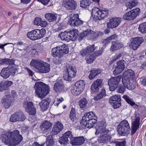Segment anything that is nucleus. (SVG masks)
I'll return each mask as SVG.
<instances>
[{"label":"nucleus","instance_id":"f257e3e1","mask_svg":"<svg viewBox=\"0 0 146 146\" xmlns=\"http://www.w3.org/2000/svg\"><path fill=\"white\" fill-rule=\"evenodd\" d=\"M0 139L5 145L15 146L20 143L23 137L19 131L15 129L11 132L7 131L3 133L0 135Z\"/></svg>","mask_w":146,"mask_h":146},{"label":"nucleus","instance_id":"f03ea898","mask_svg":"<svg viewBox=\"0 0 146 146\" xmlns=\"http://www.w3.org/2000/svg\"><path fill=\"white\" fill-rule=\"evenodd\" d=\"M134 77V73L131 70H128L124 73L122 82L125 87L129 90H133L135 88V86L133 80Z\"/></svg>","mask_w":146,"mask_h":146},{"label":"nucleus","instance_id":"7ed1b4c3","mask_svg":"<svg viewBox=\"0 0 146 146\" xmlns=\"http://www.w3.org/2000/svg\"><path fill=\"white\" fill-rule=\"evenodd\" d=\"M30 65L35 68L36 71L40 73H46L50 70V65L40 60L32 59Z\"/></svg>","mask_w":146,"mask_h":146},{"label":"nucleus","instance_id":"20e7f679","mask_svg":"<svg viewBox=\"0 0 146 146\" xmlns=\"http://www.w3.org/2000/svg\"><path fill=\"white\" fill-rule=\"evenodd\" d=\"M35 96L42 99L49 93L48 86L41 82L36 83L34 86Z\"/></svg>","mask_w":146,"mask_h":146},{"label":"nucleus","instance_id":"39448f33","mask_svg":"<svg viewBox=\"0 0 146 146\" xmlns=\"http://www.w3.org/2000/svg\"><path fill=\"white\" fill-rule=\"evenodd\" d=\"M51 52V54L53 56L60 58L64 55L68 53V47L66 45L63 44L53 48Z\"/></svg>","mask_w":146,"mask_h":146},{"label":"nucleus","instance_id":"423d86ee","mask_svg":"<svg viewBox=\"0 0 146 146\" xmlns=\"http://www.w3.org/2000/svg\"><path fill=\"white\" fill-rule=\"evenodd\" d=\"M117 129L119 134L122 136L128 135L130 131L129 124L126 120L121 121L118 125Z\"/></svg>","mask_w":146,"mask_h":146},{"label":"nucleus","instance_id":"0eeeda50","mask_svg":"<svg viewBox=\"0 0 146 146\" xmlns=\"http://www.w3.org/2000/svg\"><path fill=\"white\" fill-rule=\"evenodd\" d=\"M92 12V14L94 15L93 19L96 21L106 17L109 14V11L107 9H100L96 7H94Z\"/></svg>","mask_w":146,"mask_h":146},{"label":"nucleus","instance_id":"6e6552de","mask_svg":"<svg viewBox=\"0 0 146 146\" xmlns=\"http://www.w3.org/2000/svg\"><path fill=\"white\" fill-rule=\"evenodd\" d=\"M140 117L138 113H135L131 117V133L132 135L135 133L139 128L140 124Z\"/></svg>","mask_w":146,"mask_h":146},{"label":"nucleus","instance_id":"1a4fd4ad","mask_svg":"<svg viewBox=\"0 0 146 146\" xmlns=\"http://www.w3.org/2000/svg\"><path fill=\"white\" fill-rule=\"evenodd\" d=\"M85 84L83 80L77 82L71 88V92L74 95L77 96L81 94L84 90Z\"/></svg>","mask_w":146,"mask_h":146},{"label":"nucleus","instance_id":"9d476101","mask_svg":"<svg viewBox=\"0 0 146 146\" xmlns=\"http://www.w3.org/2000/svg\"><path fill=\"white\" fill-rule=\"evenodd\" d=\"M76 74V70L74 67L71 65L67 66L66 72L64 74V78L65 80L68 81H71L74 78Z\"/></svg>","mask_w":146,"mask_h":146},{"label":"nucleus","instance_id":"9b49d317","mask_svg":"<svg viewBox=\"0 0 146 146\" xmlns=\"http://www.w3.org/2000/svg\"><path fill=\"white\" fill-rule=\"evenodd\" d=\"M140 11L139 8H137L128 12L123 16V19L125 20H134L138 15Z\"/></svg>","mask_w":146,"mask_h":146},{"label":"nucleus","instance_id":"f8f14e48","mask_svg":"<svg viewBox=\"0 0 146 146\" xmlns=\"http://www.w3.org/2000/svg\"><path fill=\"white\" fill-rule=\"evenodd\" d=\"M26 118V117L23 112L20 111L15 112L11 115L10 121L13 122L23 121L25 120Z\"/></svg>","mask_w":146,"mask_h":146},{"label":"nucleus","instance_id":"ddd939ff","mask_svg":"<svg viewBox=\"0 0 146 146\" xmlns=\"http://www.w3.org/2000/svg\"><path fill=\"white\" fill-rule=\"evenodd\" d=\"M121 78V76H118L117 77L111 78L109 80L108 84L110 86V91H113L116 89Z\"/></svg>","mask_w":146,"mask_h":146},{"label":"nucleus","instance_id":"4468645a","mask_svg":"<svg viewBox=\"0 0 146 146\" xmlns=\"http://www.w3.org/2000/svg\"><path fill=\"white\" fill-rule=\"evenodd\" d=\"M15 73V68L13 67H8L2 69L1 72V76L5 79L9 78L11 75H14Z\"/></svg>","mask_w":146,"mask_h":146},{"label":"nucleus","instance_id":"2eb2a0df","mask_svg":"<svg viewBox=\"0 0 146 146\" xmlns=\"http://www.w3.org/2000/svg\"><path fill=\"white\" fill-rule=\"evenodd\" d=\"M23 106L25 109L26 111L30 115H33L36 113V108L34 107L31 102L25 101L23 103Z\"/></svg>","mask_w":146,"mask_h":146},{"label":"nucleus","instance_id":"dca6fc26","mask_svg":"<svg viewBox=\"0 0 146 146\" xmlns=\"http://www.w3.org/2000/svg\"><path fill=\"white\" fill-rule=\"evenodd\" d=\"M62 5L66 9L71 11L74 10L77 6L74 0H63Z\"/></svg>","mask_w":146,"mask_h":146},{"label":"nucleus","instance_id":"f3484780","mask_svg":"<svg viewBox=\"0 0 146 146\" xmlns=\"http://www.w3.org/2000/svg\"><path fill=\"white\" fill-rule=\"evenodd\" d=\"M92 120L93 122H97V116L93 112H90L85 113L82 117L81 123H84L85 122Z\"/></svg>","mask_w":146,"mask_h":146},{"label":"nucleus","instance_id":"a211bd4d","mask_svg":"<svg viewBox=\"0 0 146 146\" xmlns=\"http://www.w3.org/2000/svg\"><path fill=\"white\" fill-rule=\"evenodd\" d=\"M68 23L72 26H79L82 23V22L79 18L78 14H76L70 17Z\"/></svg>","mask_w":146,"mask_h":146},{"label":"nucleus","instance_id":"6ab92c4d","mask_svg":"<svg viewBox=\"0 0 146 146\" xmlns=\"http://www.w3.org/2000/svg\"><path fill=\"white\" fill-rule=\"evenodd\" d=\"M129 44L131 48L134 50H136L137 48L144 41L142 37H136L132 38Z\"/></svg>","mask_w":146,"mask_h":146},{"label":"nucleus","instance_id":"aec40b11","mask_svg":"<svg viewBox=\"0 0 146 146\" xmlns=\"http://www.w3.org/2000/svg\"><path fill=\"white\" fill-rule=\"evenodd\" d=\"M112 137L107 133L103 134L100 135L98 138V141L100 143L110 142L111 143L115 142V140L114 139H111Z\"/></svg>","mask_w":146,"mask_h":146},{"label":"nucleus","instance_id":"412c9836","mask_svg":"<svg viewBox=\"0 0 146 146\" xmlns=\"http://www.w3.org/2000/svg\"><path fill=\"white\" fill-rule=\"evenodd\" d=\"M121 21V19L119 17L113 18L110 19L107 23L108 28L113 29L117 27Z\"/></svg>","mask_w":146,"mask_h":146},{"label":"nucleus","instance_id":"4be33fe9","mask_svg":"<svg viewBox=\"0 0 146 146\" xmlns=\"http://www.w3.org/2000/svg\"><path fill=\"white\" fill-rule=\"evenodd\" d=\"M96 49L95 45L93 44L88 46L86 48L83 49L80 52V54L83 57L86 56L93 52Z\"/></svg>","mask_w":146,"mask_h":146},{"label":"nucleus","instance_id":"5701e85b","mask_svg":"<svg viewBox=\"0 0 146 146\" xmlns=\"http://www.w3.org/2000/svg\"><path fill=\"white\" fill-rule=\"evenodd\" d=\"M11 101L9 95H6L3 96L1 100L2 105L5 108H9L11 105Z\"/></svg>","mask_w":146,"mask_h":146},{"label":"nucleus","instance_id":"b1692460","mask_svg":"<svg viewBox=\"0 0 146 146\" xmlns=\"http://www.w3.org/2000/svg\"><path fill=\"white\" fill-rule=\"evenodd\" d=\"M52 123L49 121L45 120L40 126V128L43 133L49 132L51 129Z\"/></svg>","mask_w":146,"mask_h":146},{"label":"nucleus","instance_id":"393cba45","mask_svg":"<svg viewBox=\"0 0 146 146\" xmlns=\"http://www.w3.org/2000/svg\"><path fill=\"white\" fill-rule=\"evenodd\" d=\"M63 128V126L62 124L59 121L55 123L52 129V134L54 135L58 134L62 131Z\"/></svg>","mask_w":146,"mask_h":146},{"label":"nucleus","instance_id":"a878e982","mask_svg":"<svg viewBox=\"0 0 146 146\" xmlns=\"http://www.w3.org/2000/svg\"><path fill=\"white\" fill-rule=\"evenodd\" d=\"M96 132H95L96 135L100 134V135L105 133H107L108 132L107 130L106 129L105 125L99 124L96 127Z\"/></svg>","mask_w":146,"mask_h":146},{"label":"nucleus","instance_id":"bb28decb","mask_svg":"<svg viewBox=\"0 0 146 146\" xmlns=\"http://www.w3.org/2000/svg\"><path fill=\"white\" fill-rule=\"evenodd\" d=\"M85 141V139L83 136L77 137L71 140V143L72 145H79L83 144Z\"/></svg>","mask_w":146,"mask_h":146},{"label":"nucleus","instance_id":"cd10ccee","mask_svg":"<svg viewBox=\"0 0 146 146\" xmlns=\"http://www.w3.org/2000/svg\"><path fill=\"white\" fill-rule=\"evenodd\" d=\"M64 86L61 80H58L55 83L54 90L56 92H61L64 90Z\"/></svg>","mask_w":146,"mask_h":146},{"label":"nucleus","instance_id":"c85d7f7f","mask_svg":"<svg viewBox=\"0 0 146 146\" xmlns=\"http://www.w3.org/2000/svg\"><path fill=\"white\" fill-rule=\"evenodd\" d=\"M70 40H74L78 37V31L76 29H73L72 30H68Z\"/></svg>","mask_w":146,"mask_h":146},{"label":"nucleus","instance_id":"c756f323","mask_svg":"<svg viewBox=\"0 0 146 146\" xmlns=\"http://www.w3.org/2000/svg\"><path fill=\"white\" fill-rule=\"evenodd\" d=\"M57 15L52 13H48L45 15L46 19L49 22H54L57 19Z\"/></svg>","mask_w":146,"mask_h":146},{"label":"nucleus","instance_id":"7c9ffc66","mask_svg":"<svg viewBox=\"0 0 146 146\" xmlns=\"http://www.w3.org/2000/svg\"><path fill=\"white\" fill-rule=\"evenodd\" d=\"M50 100L48 99L43 100L39 103V105L42 110L43 111L46 110L48 107Z\"/></svg>","mask_w":146,"mask_h":146},{"label":"nucleus","instance_id":"2f4dec72","mask_svg":"<svg viewBox=\"0 0 146 146\" xmlns=\"http://www.w3.org/2000/svg\"><path fill=\"white\" fill-rule=\"evenodd\" d=\"M123 46V44L121 42L118 41L116 42L113 41L112 42L111 49L112 50H117L121 48Z\"/></svg>","mask_w":146,"mask_h":146},{"label":"nucleus","instance_id":"473e14b6","mask_svg":"<svg viewBox=\"0 0 146 146\" xmlns=\"http://www.w3.org/2000/svg\"><path fill=\"white\" fill-rule=\"evenodd\" d=\"M68 30L64 32H61L59 34V36L63 40L69 42L70 39L69 36Z\"/></svg>","mask_w":146,"mask_h":146},{"label":"nucleus","instance_id":"72a5a7b5","mask_svg":"<svg viewBox=\"0 0 146 146\" xmlns=\"http://www.w3.org/2000/svg\"><path fill=\"white\" fill-rule=\"evenodd\" d=\"M14 60L11 59L4 58L0 60V65H13L14 64Z\"/></svg>","mask_w":146,"mask_h":146},{"label":"nucleus","instance_id":"f704fd0d","mask_svg":"<svg viewBox=\"0 0 146 146\" xmlns=\"http://www.w3.org/2000/svg\"><path fill=\"white\" fill-rule=\"evenodd\" d=\"M88 101L86 98L81 99L79 102L80 108L83 110H85L87 108Z\"/></svg>","mask_w":146,"mask_h":146},{"label":"nucleus","instance_id":"c9c22d12","mask_svg":"<svg viewBox=\"0 0 146 146\" xmlns=\"http://www.w3.org/2000/svg\"><path fill=\"white\" fill-rule=\"evenodd\" d=\"M101 73L100 70H91L89 76V78L90 80L94 78L96 76L99 74Z\"/></svg>","mask_w":146,"mask_h":146},{"label":"nucleus","instance_id":"e433bc0d","mask_svg":"<svg viewBox=\"0 0 146 146\" xmlns=\"http://www.w3.org/2000/svg\"><path fill=\"white\" fill-rule=\"evenodd\" d=\"M96 58V57L94 53L87 55L86 56V60L88 63L90 64L94 61Z\"/></svg>","mask_w":146,"mask_h":146},{"label":"nucleus","instance_id":"4c0bfd02","mask_svg":"<svg viewBox=\"0 0 146 146\" xmlns=\"http://www.w3.org/2000/svg\"><path fill=\"white\" fill-rule=\"evenodd\" d=\"M36 31L38 39H39L43 37L45 35L46 31L45 29H36Z\"/></svg>","mask_w":146,"mask_h":146},{"label":"nucleus","instance_id":"58836bf2","mask_svg":"<svg viewBox=\"0 0 146 146\" xmlns=\"http://www.w3.org/2000/svg\"><path fill=\"white\" fill-rule=\"evenodd\" d=\"M90 0H83L80 2V7L86 8L89 6L91 4Z\"/></svg>","mask_w":146,"mask_h":146},{"label":"nucleus","instance_id":"ea45409f","mask_svg":"<svg viewBox=\"0 0 146 146\" xmlns=\"http://www.w3.org/2000/svg\"><path fill=\"white\" fill-rule=\"evenodd\" d=\"M84 123H81L80 122L81 124H82L86 128H90L92 127L94 125L95 123L96 122H93V121L90 120L89 121H87L84 122Z\"/></svg>","mask_w":146,"mask_h":146},{"label":"nucleus","instance_id":"a19ab883","mask_svg":"<svg viewBox=\"0 0 146 146\" xmlns=\"http://www.w3.org/2000/svg\"><path fill=\"white\" fill-rule=\"evenodd\" d=\"M138 3L137 0H132L131 2L127 3L126 6L127 8L131 9L133 7L136 5Z\"/></svg>","mask_w":146,"mask_h":146},{"label":"nucleus","instance_id":"79ce46f5","mask_svg":"<svg viewBox=\"0 0 146 146\" xmlns=\"http://www.w3.org/2000/svg\"><path fill=\"white\" fill-rule=\"evenodd\" d=\"M122 98H123L131 106H133L135 105V103L133 99H131L128 96L126 95H124Z\"/></svg>","mask_w":146,"mask_h":146},{"label":"nucleus","instance_id":"37998d69","mask_svg":"<svg viewBox=\"0 0 146 146\" xmlns=\"http://www.w3.org/2000/svg\"><path fill=\"white\" fill-rule=\"evenodd\" d=\"M76 113L75 108L72 107L70 114V118L72 121H74L76 119Z\"/></svg>","mask_w":146,"mask_h":146},{"label":"nucleus","instance_id":"c03bdc74","mask_svg":"<svg viewBox=\"0 0 146 146\" xmlns=\"http://www.w3.org/2000/svg\"><path fill=\"white\" fill-rule=\"evenodd\" d=\"M92 32V31H91L90 29H88L86 31H83L82 33H80L79 38L80 37L81 38H83L87 35L91 34Z\"/></svg>","mask_w":146,"mask_h":146},{"label":"nucleus","instance_id":"a18cd8bd","mask_svg":"<svg viewBox=\"0 0 146 146\" xmlns=\"http://www.w3.org/2000/svg\"><path fill=\"white\" fill-rule=\"evenodd\" d=\"M46 146H53L54 142L52 138V136L49 135L47 136L46 142Z\"/></svg>","mask_w":146,"mask_h":146},{"label":"nucleus","instance_id":"49530a36","mask_svg":"<svg viewBox=\"0 0 146 146\" xmlns=\"http://www.w3.org/2000/svg\"><path fill=\"white\" fill-rule=\"evenodd\" d=\"M139 31L141 33H146V23L141 24L139 27Z\"/></svg>","mask_w":146,"mask_h":146},{"label":"nucleus","instance_id":"de8ad7c7","mask_svg":"<svg viewBox=\"0 0 146 146\" xmlns=\"http://www.w3.org/2000/svg\"><path fill=\"white\" fill-rule=\"evenodd\" d=\"M121 100L120 96H119L115 95L113 96L110 98L109 99V102L111 104V102H116L117 101Z\"/></svg>","mask_w":146,"mask_h":146},{"label":"nucleus","instance_id":"09e8293b","mask_svg":"<svg viewBox=\"0 0 146 146\" xmlns=\"http://www.w3.org/2000/svg\"><path fill=\"white\" fill-rule=\"evenodd\" d=\"M69 141L67 137L63 135L60 138L59 141L61 144H66L68 143Z\"/></svg>","mask_w":146,"mask_h":146},{"label":"nucleus","instance_id":"8fccbe9b","mask_svg":"<svg viewBox=\"0 0 146 146\" xmlns=\"http://www.w3.org/2000/svg\"><path fill=\"white\" fill-rule=\"evenodd\" d=\"M64 100L63 98L61 97L55 98L54 102V105L58 106L61 102L64 101Z\"/></svg>","mask_w":146,"mask_h":146},{"label":"nucleus","instance_id":"3c124183","mask_svg":"<svg viewBox=\"0 0 146 146\" xmlns=\"http://www.w3.org/2000/svg\"><path fill=\"white\" fill-rule=\"evenodd\" d=\"M67 137L69 140H71L73 137V135L72 134V132L70 131L66 132L63 135Z\"/></svg>","mask_w":146,"mask_h":146},{"label":"nucleus","instance_id":"603ef678","mask_svg":"<svg viewBox=\"0 0 146 146\" xmlns=\"http://www.w3.org/2000/svg\"><path fill=\"white\" fill-rule=\"evenodd\" d=\"M124 69L122 67H121L119 66H117L116 67L114 70L113 72V73L115 74H118L121 73Z\"/></svg>","mask_w":146,"mask_h":146},{"label":"nucleus","instance_id":"864d4df0","mask_svg":"<svg viewBox=\"0 0 146 146\" xmlns=\"http://www.w3.org/2000/svg\"><path fill=\"white\" fill-rule=\"evenodd\" d=\"M17 46L18 47V49L20 50H26L25 48V46L23 44V43L21 42H18L17 44Z\"/></svg>","mask_w":146,"mask_h":146},{"label":"nucleus","instance_id":"5fc2aeb1","mask_svg":"<svg viewBox=\"0 0 146 146\" xmlns=\"http://www.w3.org/2000/svg\"><path fill=\"white\" fill-rule=\"evenodd\" d=\"M110 104L113 106L114 108H118L121 106V100L118 101H117L116 102H113V103L111 102Z\"/></svg>","mask_w":146,"mask_h":146},{"label":"nucleus","instance_id":"6e6d98bb","mask_svg":"<svg viewBox=\"0 0 146 146\" xmlns=\"http://www.w3.org/2000/svg\"><path fill=\"white\" fill-rule=\"evenodd\" d=\"M4 87L6 90L9 87H10L13 84V82L10 81L3 82Z\"/></svg>","mask_w":146,"mask_h":146},{"label":"nucleus","instance_id":"4d7b16f0","mask_svg":"<svg viewBox=\"0 0 146 146\" xmlns=\"http://www.w3.org/2000/svg\"><path fill=\"white\" fill-rule=\"evenodd\" d=\"M99 87L93 82L91 87V90L94 92H97L99 90Z\"/></svg>","mask_w":146,"mask_h":146},{"label":"nucleus","instance_id":"13d9d810","mask_svg":"<svg viewBox=\"0 0 146 146\" xmlns=\"http://www.w3.org/2000/svg\"><path fill=\"white\" fill-rule=\"evenodd\" d=\"M125 62L124 60H121L117 62V66H119V67H122V68L124 69L125 68L124 64Z\"/></svg>","mask_w":146,"mask_h":146},{"label":"nucleus","instance_id":"bf43d9fd","mask_svg":"<svg viewBox=\"0 0 146 146\" xmlns=\"http://www.w3.org/2000/svg\"><path fill=\"white\" fill-rule=\"evenodd\" d=\"M125 91V88L123 86H119L117 87V92L118 93H123Z\"/></svg>","mask_w":146,"mask_h":146},{"label":"nucleus","instance_id":"052dcab7","mask_svg":"<svg viewBox=\"0 0 146 146\" xmlns=\"http://www.w3.org/2000/svg\"><path fill=\"white\" fill-rule=\"evenodd\" d=\"M41 20L40 18L36 17L34 21V23L36 25L39 26Z\"/></svg>","mask_w":146,"mask_h":146},{"label":"nucleus","instance_id":"680f3d73","mask_svg":"<svg viewBox=\"0 0 146 146\" xmlns=\"http://www.w3.org/2000/svg\"><path fill=\"white\" fill-rule=\"evenodd\" d=\"M104 48H102L100 50L95 52L94 53V54H95L96 57H97L98 56L102 54L104 52Z\"/></svg>","mask_w":146,"mask_h":146},{"label":"nucleus","instance_id":"e2e57ef3","mask_svg":"<svg viewBox=\"0 0 146 146\" xmlns=\"http://www.w3.org/2000/svg\"><path fill=\"white\" fill-rule=\"evenodd\" d=\"M121 55L122 54L121 53H119V54L115 55L113 57L111 60V62H114L115 61L118 59L119 58H120L121 56Z\"/></svg>","mask_w":146,"mask_h":146},{"label":"nucleus","instance_id":"0e129e2a","mask_svg":"<svg viewBox=\"0 0 146 146\" xmlns=\"http://www.w3.org/2000/svg\"><path fill=\"white\" fill-rule=\"evenodd\" d=\"M28 37L32 40H35V39L33 35L32 31L30 32H28L27 35Z\"/></svg>","mask_w":146,"mask_h":146},{"label":"nucleus","instance_id":"69168bd1","mask_svg":"<svg viewBox=\"0 0 146 146\" xmlns=\"http://www.w3.org/2000/svg\"><path fill=\"white\" fill-rule=\"evenodd\" d=\"M103 34V33L101 32H97L94 33L93 34V36H94L93 39L96 38L98 36H101Z\"/></svg>","mask_w":146,"mask_h":146},{"label":"nucleus","instance_id":"338daca9","mask_svg":"<svg viewBox=\"0 0 146 146\" xmlns=\"http://www.w3.org/2000/svg\"><path fill=\"white\" fill-rule=\"evenodd\" d=\"M47 23L45 20H43L42 19L41 21V23L39 26L43 27H46L47 25Z\"/></svg>","mask_w":146,"mask_h":146},{"label":"nucleus","instance_id":"774afa93","mask_svg":"<svg viewBox=\"0 0 146 146\" xmlns=\"http://www.w3.org/2000/svg\"><path fill=\"white\" fill-rule=\"evenodd\" d=\"M102 81L101 79H97L96 81L94 82L95 83L96 85L98 86L99 87H100L102 84Z\"/></svg>","mask_w":146,"mask_h":146}]
</instances>
